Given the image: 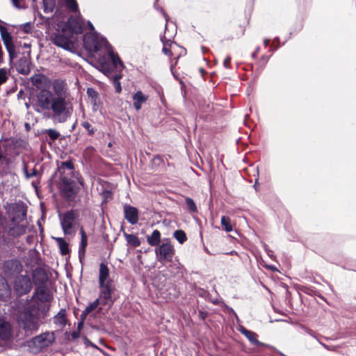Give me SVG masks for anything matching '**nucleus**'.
Listing matches in <instances>:
<instances>
[{
    "instance_id": "obj_25",
    "label": "nucleus",
    "mask_w": 356,
    "mask_h": 356,
    "mask_svg": "<svg viewBox=\"0 0 356 356\" xmlns=\"http://www.w3.org/2000/svg\"><path fill=\"white\" fill-rule=\"evenodd\" d=\"M173 236L181 244L184 243L187 239L185 232L182 230H176Z\"/></svg>"
},
{
    "instance_id": "obj_27",
    "label": "nucleus",
    "mask_w": 356,
    "mask_h": 356,
    "mask_svg": "<svg viewBox=\"0 0 356 356\" xmlns=\"http://www.w3.org/2000/svg\"><path fill=\"white\" fill-rule=\"evenodd\" d=\"M47 334L40 335L34 339V343L39 345L40 347L47 346V343L45 341Z\"/></svg>"
},
{
    "instance_id": "obj_5",
    "label": "nucleus",
    "mask_w": 356,
    "mask_h": 356,
    "mask_svg": "<svg viewBox=\"0 0 356 356\" xmlns=\"http://www.w3.org/2000/svg\"><path fill=\"white\" fill-rule=\"evenodd\" d=\"M76 214L71 211L65 213L60 217V224L65 234H70L73 232V227L75 224Z\"/></svg>"
},
{
    "instance_id": "obj_3",
    "label": "nucleus",
    "mask_w": 356,
    "mask_h": 356,
    "mask_svg": "<svg viewBox=\"0 0 356 356\" xmlns=\"http://www.w3.org/2000/svg\"><path fill=\"white\" fill-rule=\"evenodd\" d=\"M38 306L31 300L18 305L17 320L21 327L26 332H35L40 325Z\"/></svg>"
},
{
    "instance_id": "obj_2",
    "label": "nucleus",
    "mask_w": 356,
    "mask_h": 356,
    "mask_svg": "<svg viewBox=\"0 0 356 356\" xmlns=\"http://www.w3.org/2000/svg\"><path fill=\"white\" fill-rule=\"evenodd\" d=\"M85 47L91 52H97L102 47H105L108 53L107 56L99 58L97 68L105 74H108L114 69H121L122 63L118 55H115L108 45L107 41L103 38L96 35L87 34L84 38Z\"/></svg>"
},
{
    "instance_id": "obj_15",
    "label": "nucleus",
    "mask_w": 356,
    "mask_h": 356,
    "mask_svg": "<svg viewBox=\"0 0 356 356\" xmlns=\"http://www.w3.org/2000/svg\"><path fill=\"white\" fill-rule=\"evenodd\" d=\"M10 334V326L8 323L4 320L0 319V337L6 339Z\"/></svg>"
},
{
    "instance_id": "obj_4",
    "label": "nucleus",
    "mask_w": 356,
    "mask_h": 356,
    "mask_svg": "<svg viewBox=\"0 0 356 356\" xmlns=\"http://www.w3.org/2000/svg\"><path fill=\"white\" fill-rule=\"evenodd\" d=\"M14 288L16 293L19 295H24L29 293L32 288V282L27 275H19L15 278Z\"/></svg>"
},
{
    "instance_id": "obj_28",
    "label": "nucleus",
    "mask_w": 356,
    "mask_h": 356,
    "mask_svg": "<svg viewBox=\"0 0 356 356\" xmlns=\"http://www.w3.org/2000/svg\"><path fill=\"white\" fill-rule=\"evenodd\" d=\"M55 322L56 323H58L61 325H63L65 324V312L61 311L54 318Z\"/></svg>"
},
{
    "instance_id": "obj_33",
    "label": "nucleus",
    "mask_w": 356,
    "mask_h": 356,
    "mask_svg": "<svg viewBox=\"0 0 356 356\" xmlns=\"http://www.w3.org/2000/svg\"><path fill=\"white\" fill-rule=\"evenodd\" d=\"M82 126L88 131L89 134L92 135L94 134L95 131H94L93 128L92 127L91 124L88 122H87V121L83 122L82 123Z\"/></svg>"
},
{
    "instance_id": "obj_24",
    "label": "nucleus",
    "mask_w": 356,
    "mask_h": 356,
    "mask_svg": "<svg viewBox=\"0 0 356 356\" xmlns=\"http://www.w3.org/2000/svg\"><path fill=\"white\" fill-rule=\"evenodd\" d=\"M221 225L226 232H229L232 231V225L231 224V220L229 217L222 216L221 218Z\"/></svg>"
},
{
    "instance_id": "obj_8",
    "label": "nucleus",
    "mask_w": 356,
    "mask_h": 356,
    "mask_svg": "<svg viewBox=\"0 0 356 356\" xmlns=\"http://www.w3.org/2000/svg\"><path fill=\"white\" fill-rule=\"evenodd\" d=\"M99 287L112 286V280L110 277L109 269L104 263H102L99 266Z\"/></svg>"
},
{
    "instance_id": "obj_18",
    "label": "nucleus",
    "mask_w": 356,
    "mask_h": 356,
    "mask_svg": "<svg viewBox=\"0 0 356 356\" xmlns=\"http://www.w3.org/2000/svg\"><path fill=\"white\" fill-rule=\"evenodd\" d=\"M57 242L60 251L62 254H67L69 252L68 243L60 237H53Z\"/></svg>"
},
{
    "instance_id": "obj_44",
    "label": "nucleus",
    "mask_w": 356,
    "mask_h": 356,
    "mask_svg": "<svg viewBox=\"0 0 356 356\" xmlns=\"http://www.w3.org/2000/svg\"><path fill=\"white\" fill-rule=\"evenodd\" d=\"M75 29V31H76V32H81V26H79V28H77V29Z\"/></svg>"
},
{
    "instance_id": "obj_38",
    "label": "nucleus",
    "mask_w": 356,
    "mask_h": 356,
    "mask_svg": "<svg viewBox=\"0 0 356 356\" xmlns=\"http://www.w3.org/2000/svg\"><path fill=\"white\" fill-rule=\"evenodd\" d=\"M24 171H25V174H26V176L27 178H30V177L35 176V173H36V171L35 170H33L32 171H31L30 173L28 172L26 168L24 169Z\"/></svg>"
},
{
    "instance_id": "obj_1",
    "label": "nucleus",
    "mask_w": 356,
    "mask_h": 356,
    "mask_svg": "<svg viewBox=\"0 0 356 356\" xmlns=\"http://www.w3.org/2000/svg\"><path fill=\"white\" fill-rule=\"evenodd\" d=\"M32 83L38 92L33 100V106L38 113H51L58 122L70 118L73 107L68 97L66 83L59 79L53 82L44 75L36 74Z\"/></svg>"
},
{
    "instance_id": "obj_34",
    "label": "nucleus",
    "mask_w": 356,
    "mask_h": 356,
    "mask_svg": "<svg viewBox=\"0 0 356 356\" xmlns=\"http://www.w3.org/2000/svg\"><path fill=\"white\" fill-rule=\"evenodd\" d=\"M87 93L89 96L90 99H93L94 98L95 99L98 97L97 92L92 88H88L87 90Z\"/></svg>"
},
{
    "instance_id": "obj_31",
    "label": "nucleus",
    "mask_w": 356,
    "mask_h": 356,
    "mask_svg": "<svg viewBox=\"0 0 356 356\" xmlns=\"http://www.w3.org/2000/svg\"><path fill=\"white\" fill-rule=\"evenodd\" d=\"M186 204L187 205V207L189 208L190 210L193 211H195L197 210V208H196V206H195V204L194 202V201L188 197L186 199Z\"/></svg>"
},
{
    "instance_id": "obj_9",
    "label": "nucleus",
    "mask_w": 356,
    "mask_h": 356,
    "mask_svg": "<svg viewBox=\"0 0 356 356\" xmlns=\"http://www.w3.org/2000/svg\"><path fill=\"white\" fill-rule=\"evenodd\" d=\"M62 191L65 197L71 200L78 192L79 188L76 186V183L64 180Z\"/></svg>"
},
{
    "instance_id": "obj_10",
    "label": "nucleus",
    "mask_w": 356,
    "mask_h": 356,
    "mask_svg": "<svg viewBox=\"0 0 356 356\" xmlns=\"http://www.w3.org/2000/svg\"><path fill=\"white\" fill-rule=\"evenodd\" d=\"M125 218L131 225H135L138 220V210L133 207L127 206L124 207Z\"/></svg>"
},
{
    "instance_id": "obj_40",
    "label": "nucleus",
    "mask_w": 356,
    "mask_h": 356,
    "mask_svg": "<svg viewBox=\"0 0 356 356\" xmlns=\"http://www.w3.org/2000/svg\"><path fill=\"white\" fill-rule=\"evenodd\" d=\"M90 100L91 104H93V109L96 110L97 108V107H98V106H97V98H95V99L94 98L93 99H91Z\"/></svg>"
},
{
    "instance_id": "obj_11",
    "label": "nucleus",
    "mask_w": 356,
    "mask_h": 356,
    "mask_svg": "<svg viewBox=\"0 0 356 356\" xmlns=\"http://www.w3.org/2000/svg\"><path fill=\"white\" fill-rule=\"evenodd\" d=\"M147 99V95H145L141 91H137L133 95V104L135 109L136 111L141 109L143 104L145 103Z\"/></svg>"
},
{
    "instance_id": "obj_46",
    "label": "nucleus",
    "mask_w": 356,
    "mask_h": 356,
    "mask_svg": "<svg viewBox=\"0 0 356 356\" xmlns=\"http://www.w3.org/2000/svg\"><path fill=\"white\" fill-rule=\"evenodd\" d=\"M268 42H269V40H264V44H265V45H267V44H268Z\"/></svg>"
},
{
    "instance_id": "obj_39",
    "label": "nucleus",
    "mask_w": 356,
    "mask_h": 356,
    "mask_svg": "<svg viewBox=\"0 0 356 356\" xmlns=\"http://www.w3.org/2000/svg\"><path fill=\"white\" fill-rule=\"evenodd\" d=\"M230 60L231 58L229 56L226 57L225 59L224 60L223 64L226 68H229Z\"/></svg>"
},
{
    "instance_id": "obj_37",
    "label": "nucleus",
    "mask_w": 356,
    "mask_h": 356,
    "mask_svg": "<svg viewBox=\"0 0 356 356\" xmlns=\"http://www.w3.org/2000/svg\"><path fill=\"white\" fill-rule=\"evenodd\" d=\"M13 3L14 6L17 8H24V4L19 0H13Z\"/></svg>"
},
{
    "instance_id": "obj_45",
    "label": "nucleus",
    "mask_w": 356,
    "mask_h": 356,
    "mask_svg": "<svg viewBox=\"0 0 356 356\" xmlns=\"http://www.w3.org/2000/svg\"><path fill=\"white\" fill-rule=\"evenodd\" d=\"M257 184H258V180L257 179L256 181H255V184L254 185V187L256 190H257Z\"/></svg>"
},
{
    "instance_id": "obj_41",
    "label": "nucleus",
    "mask_w": 356,
    "mask_h": 356,
    "mask_svg": "<svg viewBox=\"0 0 356 356\" xmlns=\"http://www.w3.org/2000/svg\"><path fill=\"white\" fill-rule=\"evenodd\" d=\"M63 165L68 169H72L73 167L72 163L70 162H65L63 163Z\"/></svg>"
},
{
    "instance_id": "obj_13",
    "label": "nucleus",
    "mask_w": 356,
    "mask_h": 356,
    "mask_svg": "<svg viewBox=\"0 0 356 356\" xmlns=\"http://www.w3.org/2000/svg\"><path fill=\"white\" fill-rule=\"evenodd\" d=\"M1 37L8 51L11 56L13 51H14V45L13 43L12 37L10 36V33L5 29L1 30Z\"/></svg>"
},
{
    "instance_id": "obj_29",
    "label": "nucleus",
    "mask_w": 356,
    "mask_h": 356,
    "mask_svg": "<svg viewBox=\"0 0 356 356\" xmlns=\"http://www.w3.org/2000/svg\"><path fill=\"white\" fill-rule=\"evenodd\" d=\"M8 72L6 68L0 69V85L5 83L8 79Z\"/></svg>"
},
{
    "instance_id": "obj_14",
    "label": "nucleus",
    "mask_w": 356,
    "mask_h": 356,
    "mask_svg": "<svg viewBox=\"0 0 356 356\" xmlns=\"http://www.w3.org/2000/svg\"><path fill=\"white\" fill-rule=\"evenodd\" d=\"M241 332L244 334L251 343L257 346H264V343L257 340V334L250 330H248L244 327L241 328Z\"/></svg>"
},
{
    "instance_id": "obj_42",
    "label": "nucleus",
    "mask_w": 356,
    "mask_h": 356,
    "mask_svg": "<svg viewBox=\"0 0 356 356\" xmlns=\"http://www.w3.org/2000/svg\"><path fill=\"white\" fill-rule=\"evenodd\" d=\"M115 83L117 84L116 86V90L118 92H120L121 90V87H120V83L117 81V79L115 80Z\"/></svg>"
},
{
    "instance_id": "obj_7",
    "label": "nucleus",
    "mask_w": 356,
    "mask_h": 356,
    "mask_svg": "<svg viewBox=\"0 0 356 356\" xmlns=\"http://www.w3.org/2000/svg\"><path fill=\"white\" fill-rule=\"evenodd\" d=\"M100 293L97 298L99 300L101 305H108L109 307L113 305L114 300L112 298L111 294L113 292V287L111 286H100Z\"/></svg>"
},
{
    "instance_id": "obj_36",
    "label": "nucleus",
    "mask_w": 356,
    "mask_h": 356,
    "mask_svg": "<svg viewBox=\"0 0 356 356\" xmlns=\"http://www.w3.org/2000/svg\"><path fill=\"white\" fill-rule=\"evenodd\" d=\"M4 149H5L4 144L0 143V160L5 156L6 151Z\"/></svg>"
},
{
    "instance_id": "obj_47",
    "label": "nucleus",
    "mask_w": 356,
    "mask_h": 356,
    "mask_svg": "<svg viewBox=\"0 0 356 356\" xmlns=\"http://www.w3.org/2000/svg\"><path fill=\"white\" fill-rule=\"evenodd\" d=\"M102 307H99V311H100V310H102Z\"/></svg>"
},
{
    "instance_id": "obj_20",
    "label": "nucleus",
    "mask_w": 356,
    "mask_h": 356,
    "mask_svg": "<svg viewBox=\"0 0 356 356\" xmlns=\"http://www.w3.org/2000/svg\"><path fill=\"white\" fill-rule=\"evenodd\" d=\"M101 305L99 300L97 298L92 303H90L82 313V317L85 318L89 313L98 308V306Z\"/></svg>"
},
{
    "instance_id": "obj_19",
    "label": "nucleus",
    "mask_w": 356,
    "mask_h": 356,
    "mask_svg": "<svg viewBox=\"0 0 356 356\" xmlns=\"http://www.w3.org/2000/svg\"><path fill=\"white\" fill-rule=\"evenodd\" d=\"M80 234L81 235V245L79 248V256L84 255L86 252V248L88 244V240H87V236L83 230V228L80 230Z\"/></svg>"
},
{
    "instance_id": "obj_16",
    "label": "nucleus",
    "mask_w": 356,
    "mask_h": 356,
    "mask_svg": "<svg viewBox=\"0 0 356 356\" xmlns=\"http://www.w3.org/2000/svg\"><path fill=\"white\" fill-rule=\"evenodd\" d=\"M54 43L60 47L67 48L69 47V40L67 37L60 34H57L54 38Z\"/></svg>"
},
{
    "instance_id": "obj_17",
    "label": "nucleus",
    "mask_w": 356,
    "mask_h": 356,
    "mask_svg": "<svg viewBox=\"0 0 356 356\" xmlns=\"http://www.w3.org/2000/svg\"><path fill=\"white\" fill-rule=\"evenodd\" d=\"M148 243L152 246L157 245L161 240V233L158 230H154L151 236L147 238Z\"/></svg>"
},
{
    "instance_id": "obj_22",
    "label": "nucleus",
    "mask_w": 356,
    "mask_h": 356,
    "mask_svg": "<svg viewBox=\"0 0 356 356\" xmlns=\"http://www.w3.org/2000/svg\"><path fill=\"white\" fill-rule=\"evenodd\" d=\"M36 296L38 299L42 302L48 301L49 299V295L44 288H38L37 289Z\"/></svg>"
},
{
    "instance_id": "obj_23",
    "label": "nucleus",
    "mask_w": 356,
    "mask_h": 356,
    "mask_svg": "<svg viewBox=\"0 0 356 356\" xmlns=\"http://www.w3.org/2000/svg\"><path fill=\"white\" fill-rule=\"evenodd\" d=\"M127 241L133 245L134 247H138L140 245L139 239L133 234H124Z\"/></svg>"
},
{
    "instance_id": "obj_21",
    "label": "nucleus",
    "mask_w": 356,
    "mask_h": 356,
    "mask_svg": "<svg viewBox=\"0 0 356 356\" xmlns=\"http://www.w3.org/2000/svg\"><path fill=\"white\" fill-rule=\"evenodd\" d=\"M65 6L72 12H77L79 10L76 0H62Z\"/></svg>"
},
{
    "instance_id": "obj_12",
    "label": "nucleus",
    "mask_w": 356,
    "mask_h": 356,
    "mask_svg": "<svg viewBox=\"0 0 356 356\" xmlns=\"http://www.w3.org/2000/svg\"><path fill=\"white\" fill-rule=\"evenodd\" d=\"M10 294L11 291L7 282L4 278L0 277V299L6 300Z\"/></svg>"
},
{
    "instance_id": "obj_35",
    "label": "nucleus",
    "mask_w": 356,
    "mask_h": 356,
    "mask_svg": "<svg viewBox=\"0 0 356 356\" xmlns=\"http://www.w3.org/2000/svg\"><path fill=\"white\" fill-rule=\"evenodd\" d=\"M171 46H172V44L170 41L168 42L167 43H164L163 47V52L165 54H170V48L169 47H171Z\"/></svg>"
},
{
    "instance_id": "obj_26",
    "label": "nucleus",
    "mask_w": 356,
    "mask_h": 356,
    "mask_svg": "<svg viewBox=\"0 0 356 356\" xmlns=\"http://www.w3.org/2000/svg\"><path fill=\"white\" fill-rule=\"evenodd\" d=\"M45 12H52L55 7V0H43Z\"/></svg>"
},
{
    "instance_id": "obj_43",
    "label": "nucleus",
    "mask_w": 356,
    "mask_h": 356,
    "mask_svg": "<svg viewBox=\"0 0 356 356\" xmlns=\"http://www.w3.org/2000/svg\"><path fill=\"white\" fill-rule=\"evenodd\" d=\"M88 25H89V26L90 27L91 30H94L93 25L91 24V22H88Z\"/></svg>"
},
{
    "instance_id": "obj_32",
    "label": "nucleus",
    "mask_w": 356,
    "mask_h": 356,
    "mask_svg": "<svg viewBox=\"0 0 356 356\" xmlns=\"http://www.w3.org/2000/svg\"><path fill=\"white\" fill-rule=\"evenodd\" d=\"M47 132L48 136H49V138L51 140H53L57 139L58 138V136H59V133L57 131L54 130V129H48L47 131Z\"/></svg>"
},
{
    "instance_id": "obj_6",
    "label": "nucleus",
    "mask_w": 356,
    "mask_h": 356,
    "mask_svg": "<svg viewBox=\"0 0 356 356\" xmlns=\"http://www.w3.org/2000/svg\"><path fill=\"white\" fill-rule=\"evenodd\" d=\"M156 254L159 261H171L175 254V250L170 243H163L156 250Z\"/></svg>"
},
{
    "instance_id": "obj_30",
    "label": "nucleus",
    "mask_w": 356,
    "mask_h": 356,
    "mask_svg": "<svg viewBox=\"0 0 356 356\" xmlns=\"http://www.w3.org/2000/svg\"><path fill=\"white\" fill-rule=\"evenodd\" d=\"M24 65H23V67H22L21 68V65L22 64H19L18 65V70L20 73L22 74H27L29 73L30 70H29V68L28 67V65H26V61L24 60L22 62Z\"/></svg>"
}]
</instances>
